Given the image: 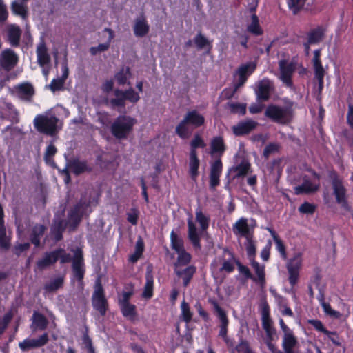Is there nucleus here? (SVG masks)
<instances>
[{
    "instance_id": "obj_37",
    "label": "nucleus",
    "mask_w": 353,
    "mask_h": 353,
    "mask_svg": "<svg viewBox=\"0 0 353 353\" xmlns=\"http://www.w3.org/2000/svg\"><path fill=\"white\" fill-rule=\"evenodd\" d=\"M247 30L254 36H261L263 31L261 28L259 19L256 14H254L251 17V23L247 27Z\"/></svg>"
},
{
    "instance_id": "obj_38",
    "label": "nucleus",
    "mask_w": 353,
    "mask_h": 353,
    "mask_svg": "<svg viewBox=\"0 0 353 353\" xmlns=\"http://www.w3.org/2000/svg\"><path fill=\"white\" fill-rule=\"evenodd\" d=\"M196 221L200 225L202 231H206L209 228L210 217L203 213L201 209L198 208L195 211Z\"/></svg>"
},
{
    "instance_id": "obj_32",
    "label": "nucleus",
    "mask_w": 353,
    "mask_h": 353,
    "mask_svg": "<svg viewBox=\"0 0 353 353\" xmlns=\"http://www.w3.org/2000/svg\"><path fill=\"white\" fill-rule=\"evenodd\" d=\"M36 52L37 62L40 66L43 67L50 62V56L44 42H41L37 46Z\"/></svg>"
},
{
    "instance_id": "obj_39",
    "label": "nucleus",
    "mask_w": 353,
    "mask_h": 353,
    "mask_svg": "<svg viewBox=\"0 0 353 353\" xmlns=\"http://www.w3.org/2000/svg\"><path fill=\"white\" fill-rule=\"evenodd\" d=\"M57 152V149L55 145L52 143H50L45 151L44 153V161L46 164L50 165L52 168H56L57 165L53 159V157Z\"/></svg>"
},
{
    "instance_id": "obj_19",
    "label": "nucleus",
    "mask_w": 353,
    "mask_h": 353,
    "mask_svg": "<svg viewBox=\"0 0 353 353\" xmlns=\"http://www.w3.org/2000/svg\"><path fill=\"white\" fill-rule=\"evenodd\" d=\"M68 167L76 176L93 172V166L89 165L86 160H79L77 158L70 160L68 163Z\"/></svg>"
},
{
    "instance_id": "obj_1",
    "label": "nucleus",
    "mask_w": 353,
    "mask_h": 353,
    "mask_svg": "<svg viewBox=\"0 0 353 353\" xmlns=\"http://www.w3.org/2000/svg\"><path fill=\"white\" fill-rule=\"evenodd\" d=\"M59 260L61 264L72 262V280L76 279L80 288L83 289L85 273L83 251L77 248L72 257L65 249L59 248L50 252H46L43 257L37 261L36 265L39 270H43L54 265Z\"/></svg>"
},
{
    "instance_id": "obj_13",
    "label": "nucleus",
    "mask_w": 353,
    "mask_h": 353,
    "mask_svg": "<svg viewBox=\"0 0 353 353\" xmlns=\"http://www.w3.org/2000/svg\"><path fill=\"white\" fill-rule=\"evenodd\" d=\"M301 265L302 254L300 252L296 253L287 263L286 268L289 274L288 281L292 287H294L299 281Z\"/></svg>"
},
{
    "instance_id": "obj_30",
    "label": "nucleus",
    "mask_w": 353,
    "mask_h": 353,
    "mask_svg": "<svg viewBox=\"0 0 353 353\" xmlns=\"http://www.w3.org/2000/svg\"><path fill=\"white\" fill-rule=\"evenodd\" d=\"M199 165L200 160L198 157V154L190 153L188 163L189 174L192 180L194 181L197 179L199 174Z\"/></svg>"
},
{
    "instance_id": "obj_22",
    "label": "nucleus",
    "mask_w": 353,
    "mask_h": 353,
    "mask_svg": "<svg viewBox=\"0 0 353 353\" xmlns=\"http://www.w3.org/2000/svg\"><path fill=\"white\" fill-rule=\"evenodd\" d=\"M257 125L258 123L252 120L240 121L232 127V132L236 136H244L253 131Z\"/></svg>"
},
{
    "instance_id": "obj_27",
    "label": "nucleus",
    "mask_w": 353,
    "mask_h": 353,
    "mask_svg": "<svg viewBox=\"0 0 353 353\" xmlns=\"http://www.w3.org/2000/svg\"><path fill=\"white\" fill-rule=\"evenodd\" d=\"M150 31V26L148 25L145 17H139L136 19L133 26L134 34L137 37H144Z\"/></svg>"
},
{
    "instance_id": "obj_50",
    "label": "nucleus",
    "mask_w": 353,
    "mask_h": 353,
    "mask_svg": "<svg viewBox=\"0 0 353 353\" xmlns=\"http://www.w3.org/2000/svg\"><path fill=\"white\" fill-rule=\"evenodd\" d=\"M306 0H288L287 3L290 10L292 11L293 14H297L303 8Z\"/></svg>"
},
{
    "instance_id": "obj_48",
    "label": "nucleus",
    "mask_w": 353,
    "mask_h": 353,
    "mask_svg": "<svg viewBox=\"0 0 353 353\" xmlns=\"http://www.w3.org/2000/svg\"><path fill=\"white\" fill-rule=\"evenodd\" d=\"M227 108L232 114L245 115L246 113V104L245 103L228 102Z\"/></svg>"
},
{
    "instance_id": "obj_28",
    "label": "nucleus",
    "mask_w": 353,
    "mask_h": 353,
    "mask_svg": "<svg viewBox=\"0 0 353 353\" xmlns=\"http://www.w3.org/2000/svg\"><path fill=\"white\" fill-rule=\"evenodd\" d=\"M47 227L42 224H35L31 230L30 234V242L36 247H39L41 244V239L44 235Z\"/></svg>"
},
{
    "instance_id": "obj_20",
    "label": "nucleus",
    "mask_w": 353,
    "mask_h": 353,
    "mask_svg": "<svg viewBox=\"0 0 353 353\" xmlns=\"http://www.w3.org/2000/svg\"><path fill=\"white\" fill-rule=\"evenodd\" d=\"M327 27L323 25H319L310 30L307 33V41L308 43L318 44L325 37Z\"/></svg>"
},
{
    "instance_id": "obj_42",
    "label": "nucleus",
    "mask_w": 353,
    "mask_h": 353,
    "mask_svg": "<svg viewBox=\"0 0 353 353\" xmlns=\"http://www.w3.org/2000/svg\"><path fill=\"white\" fill-rule=\"evenodd\" d=\"M64 283L63 276H58L44 285V290L47 292H53L62 288Z\"/></svg>"
},
{
    "instance_id": "obj_29",
    "label": "nucleus",
    "mask_w": 353,
    "mask_h": 353,
    "mask_svg": "<svg viewBox=\"0 0 353 353\" xmlns=\"http://www.w3.org/2000/svg\"><path fill=\"white\" fill-rule=\"evenodd\" d=\"M230 171L234 173L233 179L244 177L252 172L251 164L247 161H242L237 165L231 168Z\"/></svg>"
},
{
    "instance_id": "obj_61",
    "label": "nucleus",
    "mask_w": 353,
    "mask_h": 353,
    "mask_svg": "<svg viewBox=\"0 0 353 353\" xmlns=\"http://www.w3.org/2000/svg\"><path fill=\"white\" fill-rule=\"evenodd\" d=\"M279 146L278 144L270 143L265 147V148L263 150V155L265 159H268V158H269L270 154L279 151Z\"/></svg>"
},
{
    "instance_id": "obj_4",
    "label": "nucleus",
    "mask_w": 353,
    "mask_h": 353,
    "mask_svg": "<svg viewBox=\"0 0 353 353\" xmlns=\"http://www.w3.org/2000/svg\"><path fill=\"white\" fill-rule=\"evenodd\" d=\"M293 102L282 107L274 104L269 105L265 111V116L274 123L285 125L290 124L294 117Z\"/></svg>"
},
{
    "instance_id": "obj_56",
    "label": "nucleus",
    "mask_w": 353,
    "mask_h": 353,
    "mask_svg": "<svg viewBox=\"0 0 353 353\" xmlns=\"http://www.w3.org/2000/svg\"><path fill=\"white\" fill-rule=\"evenodd\" d=\"M128 74H130V69L127 68L126 71L122 69L115 74L114 77L117 83L123 85L127 83Z\"/></svg>"
},
{
    "instance_id": "obj_12",
    "label": "nucleus",
    "mask_w": 353,
    "mask_h": 353,
    "mask_svg": "<svg viewBox=\"0 0 353 353\" xmlns=\"http://www.w3.org/2000/svg\"><path fill=\"white\" fill-rule=\"evenodd\" d=\"M92 304L94 309L101 316L105 315L108 310V301L105 298V290L99 279L95 282L94 290L92 296Z\"/></svg>"
},
{
    "instance_id": "obj_24",
    "label": "nucleus",
    "mask_w": 353,
    "mask_h": 353,
    "mask_svg": "<svg viewBox=\"0 0 353 353\" xmlns=\"http://www.w3.org/2000/svg\"><path fill=\"white\" fill-rule=\"evenodd\" d=\"M256 69V64L253 62H248L245 64L241 65L236 73L239 75V79L237 83L239 86L243 85L248 80L249 76H250Z\"/></svg>"
},
{
    "instance_id": "obj_45",
    "label": "nucleus",
    "mask_w": 353,
    "mask_h": 353,
    "mask_svg": "<svg viewBox=\"0 0 353 353\" xmlns=\"http://www.w3.org/2000/svg\"><path fill=\"white\" fill-rule=\"evenodd\" d=\"M314 78L318 82V89L321 92L324 85L325 70L322 65H314Z\"/></svg>"
},
{
    "instance_id": "obj_5",
    "label": "nucleus",
    "mask_w": 353,
    "mask_h": 353,
    "mask_svg": "<svg viewBox=\"0 0 353 353\" xmlns=\"http://www.w3.org/2000/svg\"><path fill=\"white\" fill-rule=\"evenodd\" d=\"M136 123V119L130 116L119 115L114 119V122L111 125V134L117 139H125L132 132L134 125Z\"/></svg>"
},
{
    "instance_id": "obj_46",
    "label": "nucleus",
    "mask_w": 353,
    "mask_h": 353,
    "mask_svg": "<svg viewBox=\"0 0 353 353\" xmlns=\"http://www.w3.org/2000/svg\"><path fill=\"white\" fill-rule=\"evenodd\" d=\"M33 323L39 330H44L48 327V321L43 314L34 312L33 314Z\"/></svg>"
},
{
    "instance_id": "obj_34",
    "label": "nucleus",
    "mask_w": 353,
    "mask_h": 353,
    "mask_svg": "<svg viewBox=\"0 0 353 353\" xmlns=\"http://www.w3.org/2000/svg\"><path fill=\"white\" fill-rule=\"evenodd\" d=\"M297 343L298 341L294 334H288L283 337L282 347L285 353H299V351L294 350Z\"/></svg>"
},
{
    "instance_id": "obj_41",
    "label": "nucleus",
    "mask_w": 353,
    "mask_h": 353,
    "mask_svg": "<svg viewBox=\"0 0 353 353\" xmlns=\"http://www.w3.org/2000/svg\"><path fill=\"white\" fill-rule=\"evenodd\" d=\"M170 244L176 252L185 250L183 240L174 230L170 233Z\"/></svg>"
},
{
    "instance_id": "obj_31",
    "label": "nucleus",
    "mask_w": 353,
    "mask_h": 353,
    "mask_svg": "<svg viewBox=\"0 0 353 353\" xmlns=\"http://www.w3.org/2000/svg\"><path fill=\"white\" fill-rule=\"evenodd\" d=\"M294 190L296 195L308 194L316 192L319 190V185H313L309 179L304 178L302 184L296 186Z\"/></svg>"
},
{
    "instance_id": "obj_16",
    "label": "nucleus",
    "mask_w": 353,
    "mask_h": 353,
    "mask_svg": "<svg viewBox=\"0 0 353 353\" xmlns=\"http://www.w3.org/2000/svg\"><path fill=\"white\" fill-rule=\"evenodd\" d=\"M281 72V79L288 87L292 85V77L296 69L295 64L292 62L288 63L286 60H281L279 62Z\"/></svg>"
},
{
    "instance_id": "obj_57",
    "label": "nucleus",
    "mask_w": 353,
    "mask_h": 353,
    "mask_svg": "<svg viewBox=\"0 0 353 353\" xmlns=\"http://www.w3.org/2000/svg\"><path fill=\"white\" fill-rule=\"evenodd\" d=\"M19 92L26 97H30L34 94V91L32 85L30 83H26L21 84L19 87Z\"/></svg>"
},
{
    "instance_id": "obj_36",
    "label": "nucleus",
    "mask_w": 353,
    "mask_h": 353,
    "mask_svg": "<svg viewBox=\"0 0 353 353\" xmlns=\"http://www.w3.org/2000/svg\"><path fill=\"white\" fill-rule=\"evenodd\" d=\"M251 265L256 274V281L255 282L259 283L262 288L264 287L265 284V265H260L259 263L255 260H252Z\"/></svg>"
},
{
    "instance_id": "obj_8",
    "label": "nucleus",
    "mask_w": 353,
    "mask_h": 353,
    "mask_svg": "<svg viewBox=\"0 0 353 353\" xmlns=\"http://www.w3.org/2000/svg\"><path fill=\"white\" fill-rule=\"evenodd\" d=\"M90 207V201L85 198H81L68 213V223L71 230H74L79 225L86 211Z\"/></svg>"
},
{
    "instance_id": "obj_11",
    "label": "nucleus",
    "mask_w": 353,
    "mask_h": 353,
    "mask_svg": "<svg viewBox=\"0 0 353 353\" xmlns=\"http://www.w3.org/2000/svg\"><path fill=\"white\" fill-rule=\"evenodd\" d=\"M209 302L213 306L214 312L221 323L219 336L223 339L228 347H233V341L228 336L229 319L225 311L219 305L216 300L210 299Z\"/></svg>"
},
{
    "instance_id": "obj_9",
    "label": "nucleus",
    "mask_w": 353,
    "mask_h": 353,
    "mask_svg": "<svg viewBox=\"0 0 353 353\" xmlns=\"http://www.w3.org/2000/svg\"><path fill=\"white\" fill-rule=\"evenodd\" d=\"M59 119L54 116H47L44 114H37L33 121L34 128L40 133L54 135L57 132V123Z\"/></svg>"
},
{
    "instance_id": "obj_51",
    "label": "nucleus",
    "mask_w": 353,
    "mask_h": 353,
    "mask_svg": "<svg viewBox=\"0 0 353 353\" xmlns=\"http://www.w3.org/2000/svg\"><path fill=\"white\" fill-rule=\"evenodd\" d=\"M236 266L239 273L243 274L245 279H252L254 281H256V278L252 275L248 267L241 263L239 260L237 262Z\"/></svg>"
},
{
    "instance_id": "obj_23",
    "label": "nucleus",
    "mask_w": 353,
    "mask_h": 353,
    "mask_svg": "<svg viewBox=\"0 0 353 353\" xmlns=\"http://www.w3.org/2000/svg\"><path fill=\"white\" fill-rule=\"evenodd\" d=\"M232 231L235 235H239L245 239L253 236V232H250L248 219L245 217L239 219L232 226Z\"/></svg>"
},
{
    "instance_id": "obj_10",
    "label": "nucleus",
    "mask_w": 353,
    "mask_h": 353,
    "mask_svg": "<svg viewBox=\"0 0 353 353\" xmlns=\"http://www.w3.org/2000/svg\"><path fill=\"white\" fill-rule=\"evenodd\" d=\"M332 179L331 184L333 189V194L335 196L336 201L341 207L347 210H350L347 197V190L343 185V179L339 177L335 171H332L330 174Z\"/></svg>"
},
{
    "instance_id": "obj_15",
    "label": "nucleus",
    "mask_w": 353,
    "mask_h": 353,
    "mask_svg": "<svg viewBox=\"0 0 353 353\" xmlns=\"http://www.w3.org/2000/svg\"><path fill=\"white\" fill-rule=\"evenodd\" d=\"M19 61L17 54L12 49L7 48L0 54L1 66L6 71L13 69Z\"/></svg>"
},
{
    "instance_id": "obj_49",
    "label": "nucleus",
    "mask_w": 353,
    "mask_h": 353,
    "mask_svg": "<svg viewBox=\"0 0 353 353\" xmlns=\"http://www.w3.org/2000/svg\"><path fill=\"white\" fill-rule=\"evenodd\" d=\"M181 310L182 320L186 323H190L193 314L190 310L189 304L185 301H183L181 304Z\"/></svg>"
},
{
    "instance_id": "obj_40",
    "label": "nucleus",
    "mask_w": 353,
    "mask_h": 353,
    "mask_svg": "<svg viewBox=\"0 0 353 353\" xmlns=\"http://www.w3.org/2000/svg\"><path fill=\"white\" fill-rule=\"evenodd\" d=\"M123 316L130 321H133L137 316V307L132 303H125L119 305Z\"/></svg>"
},
{
    "instance_id": "obj_44",
    "label": "nucleus",
    "mask_w": 353,
    "mask_h": 353,
    "mask_svg": "<svg viewBox=\"0 0 353 353\" xmlns=\"http://www.w3.org/2000/svg\"><path fill=\"white\" fill-rule=\"evenodd\" d=\"M194 43L199 50H202L205 48H208V51H210L212 48L210 41L204 35H203L201 32H199L195 36V37L194 38Z\"/></svg>"
},
{
    "instance_id": "obj_63",
    "label": "nucleus",
    "mask_w": 353,
    "mask_h": 353,
    "mask_svg": "<svg viewBox=\"0 0 353 353\" xmlns=\"http://www.w3.org/2000/svg\"><path fill=\"white\" fill-rule=\"evenodd\" d=\"M241 86H239V83H236V84L234 85V88H225L222 92H221V97L223 99H230L234 97L235 93L236 92L239 88Z\"/></svg>"
},
{
    "instance_id": "obj_3",
    "label": "nucleus",
    "mask_w": 353,
    "mask_h": 353,
    "mask_svg": "<svg viewBox=\"0 0 353 353\" xmlns=\"http://www.w3.org/2000/svg\"><path fill=\"white\" fill-rule=\"evenodd\" d=\"M205 117L197 110L188 111L175 128V133L183 139H188L192 130L204 125Z\"/></svg>"
},
{
    "instance_id": "obj_18",
    "label": "nucleus",
    "mask_w": 353,
    "mask_h": 353,
    "mask_svg": "<svg viewBox=\"0 0 353 353\" xmlns=\"http://www.w3.org/2000/svg\"><path fill=\"white\" fill-rule=\"evenodd\" d=\"M174 272L182 280L183 286L187 288L196 272V267L194 265H188L185 268L174 269Z\"/></svg>"
},
{
    "instance_id": "obj_58",
    "label": "nucleus",
    "mask_w": 353,
    "mask_h": 353,
    "mask_svg": "<svg viewBox=\"0 0 353 353\" xmlns=\"http://www.w3.org/2000/svg\"><path fill=\"white\" fill-rule=\"evenodd\" d=\"M309 324L312 325L315 330L321 332L326 335H330V331L327 330L323 325L322 322L317 319H312L308 321Z\"/></svg>"
},
{
    "instance_id": "obj_53",
    "label": "nucleus",
    "mask_w": 353,
    "mask_h": 353,
    "mask_svg": "<svg viewBox=\"0 0 353 353\" xmlns=\"http://www.w3.org/2000/svg\"><path fill=\"white\" fill-rule=\"evenodd\" d=\"M12 10L15 14L19 15L23 19L27 17V8L21 3L16 1L13 2L12 3Z\"/></svg>"
},
{
    "instance_id": "obj_14",
    "label": "nucleus",
    "mask_w": 353,
    "mask_h": 353,
    "mask_svg": "<svg viewBox=\"0 0 353 353\" xmlns=\"http://www.w3.org/2000/svg\"><path fill=\"white\" fill-rule=\"evenodd\" d=\"M273 82L268 78H263L259 81L254 90L258 101L265 102L270 100L271 93L274 91Z\"/></svg>"
},
{
    "instance_id": "obj_47",
    "label": "nucleus",
    "mask_w": 353,
    "mask_h": 353,
    "mask_svg": "<svg viewBox=\"0 0 353 353\" xmlns=\"http://www.w3.org/2000/svg\"><path fill=\"white\" fill-rule=\"evenodd\" d=\"M190 153L197 154L196 150L198 148H204L206 146L203 138L199 134H196L194 138L190 143Z\"/></svg>"
},
{
    "instance_id": "obj_33",
    "label": "nucleus",
    "mask_w": 353,
    "mask_h": 353,
    "mask_svg": "<svg viewBox=\"0 0 353 353\" xmlns=\"http://www.w3.org/2000/svg\"><path fill=\"white\" fill-rule=\"evenodd\" d=\"M21 30L18 26L12 25L8 30V41L12 47H18L20 43Z\"/></svg>"
},
{
    "instance_id": "obj_6",
    "label": "nucleus",
    "mask_w": 353,
    "mask_h": 353,
    "mask_svg": "<svg viewBox=\"0 0 353 353\" xmlns=\"http://www.w3.org/2000/svg\"><path fill=\"white\" fill-rule=\"evenodd\" d=\"M114 98L110 99V104L112 108L125 109L126 101L134 104L140 100V96L133 88L123 90L119 88L114 90Z\"/></svg>"
},
{
    "instance_id": "obj_62",
    "label": "nucleus",
    "mask_w": 353,
    "mask_h": 353,
    "mask_svg": "<svg viewBox=\"0 0 353 353\" xmlns=\"http://www.w3.org/2000/svg\"><path fill=\"white\" fill-rule=\"evenodd\" d=\"M274 243L276 244V249L280 253L281 257L283 260H286L287 259L286 247H285L284 243L283 242V241L281 239V238H279L277 240L274 241Z\"/></svg>"
},
{
    "instance_id": "obj_64",
    "label": "nucleus",
    "mask_w": 353,
    "mask_h": 353,
    "mask_svg": "<svg viewBox=\"0 0 353 353\" xmlns=\"http://www.w3.org/2000/svg\"><path fill=\"white\" fill-rule=\"evenodd\" d=\"M83 343L85 345V347L87 349L88 353H95L94 348L92 345V341L90 337L89 336L87 332H85L82 337Z\"/></svg>"
},
{
    "instance_id": "obj_43",
    "label": "nucleus",
    "mask_w": 353,
    "mask_h": 353,
    "mask_svg": "<svg viewBox=\"0 0 353 353\" xmlns=\"http://www.w3.org/2000/svg\"><path fill=\"white\" fill-rule=\"evenodd\" d=\"M66 225L64 224L63 220H59L51 228V233L54 236L56 241H60L63 239V232L65 229Z\"/></svg>"
},
{
    "instance_id": "obj_52",
    "label": "nucleus",
    "mask_w": 353,
    "mask_h": 353,
    "mask_svg": "<svg viewBox=\"0 0 353 353\" xmlns=\"http://www.w3.org/2000/svg\"><path fill=\"white\" fill-rule=\"evenodd\" d=\"M134 294V285L132 284L130 285L129 290L125 291L123 290L121 294V297L119 299V305L130 303V300L132 295Z\"/></svg>"
},
{
    "instance_id": "obj_60",
    "label": "nucleus",
    "mask_w": 353,
    "mask_h": 353,
    "mask_svg": "<svg viewBox=\"0 0 353 353\" xmlns=\"http://www.w3.org/2000/svg\"><path fill=\"white\" fill-rule=\"evenodd\" d=\"M315 210L316 206L307 201L303 203L299 208V211L303 214H313Z\"/></svg>"
},
{
    "instance_id": "obj_2",
    "label": "nucleus",
    "mask_w": 353,
    "mask_h": 353,
    "mask_svg": "<svg viewBox=\"0 0 353 353\" xmlns=\"http://www.w3.org/2000/svg\"><path fill=\"white\" fill-rule=\"evenodd\" d=\"M211 154H216L219 157L212 163L210 170L209 185L211 190H214L220 185V176L223 171V163L221 157L224 154L226 146L221 136L214 137L210 143Z\"/></svg>"
},
{
    "instance_id": "obj_17",
    "label": "nucleus",
    "mask_w": 353,
    "mask_h": 353,
    "mask_svg": "<svg viewBox=\"0 0 353 353\" xmlns=\"http://www.w3.org/2000/svg\"><path fill=\"white\" fill-rule=\"evenodd\" d=\"M49 341L48 333H44L38 339H26L20 342L19 346L22 351H28L32 348H39L46 345Z\"/></svg>"
},
{
    "instance_id": "obj_7",
    "label": "nucleus",
    "mask_w": 353,
    "mask_h": 353,
    "mask_svg": "<svg viewBox=\"0 0 353 353\" xmlns=\"http://www.w3.org/2000/svg\"><path fill=\"white\" fill-rule=\"evenodd\" d=\"M238 261L232 250L228 248H223L221 254L211 263V266L219 263L221 267L218 272L223 274L225 277L226 274H230L234 271Z\"/></svg>"
},
{
    "instance_id": "obj_21",
    "label": "nucleus",
    "mask_w": 353,
    "mask_h": 353,
    "mask_svg": "<svg viewBox=\"0 0 353 353\" xmlns=\"http://www.w3.org/2000/svg\"><path fill=\"white\" fill-rule=\"evenodd\" d=\"M154 294V276L153 267L150 264L148 265L145 272V284L142 293V297L150 299Z\"/></svg>"
},
{
    "instance_id": "obj_55",
    "label": "nucleus",
    "mask_w": 353,
    "mask_h": 353,
    "mask_svg": "<svg viewBox=\"0 0 353 353\" xmlns=\"http://www.w3.org/2000/svg\"><path fill=\"white\" fill-rule=\"evenodd\" d=\"M235 349L238 353H251L253 352L250 346L249 342L242 338L240 339V341Z\"/></svg>"
},
{
    "instance_id": "obj_54",
    "label": "nucleus",
    "mask_w": 353,
    "mask_h": 353,
    "mask_svg": "<svg viewBox=\"0 0 353 353\" xmlns=\"http://www.w3.org/2000/svg\"><path fill=\"white\" fill-rule=\"evenodd\" d=\"M245 248L248 257L254 260L256 255V245L252 240V237L246 239Z\"/></svg>"
},
{
    "instance_id": "obj_35",
    "label": "nucleus",
    "mask_w": 353,
    "mask_h": 353,
    "mask_svg": "<svg viewBox=\"0 0 353 353\" xmlns=\"http://www.w3.org/2000/svg\"><path fill=\"white\" fill-rule=\"evenodd\" d=\"M176 253L178 256L176 261L173 263L174 269L186 267L190 265L192 259L190 253L188 252L185 250Z\"/></svg>"
},
{
    "instance_id": "obj_26",
    "label": "nucleus",
    "mask_w": 353,
    "mask_h": 353,
    "mask_svg": "<svg viewBox=\"0 0 353 353\" xmlns=\"http://www.w3.org/2000/svg\"><path fill=\"white\" fill-rule=\"evenodd\" d=\"M10 248V240L6 236L4 212L0 204V248L7 250Z\"/></svg>"
},
{
    "instance_id": "obj_25",
    "label": "nucleus",
    "mask_w": 353,
    "mask_h": 353,
    "mask_svg": "<svg viewBox=\"0 0 353 353\" xmlns=\"http://www.w3.org/2000/svg\"><path fill=\"white\" fill-rule=\"evenodd\" d=\"M188 237L194 248L196 250L201 248V238L198 234L197 228L190 219L188 220Z\"/></svg>"
},
{
    "instance_id": "obj_59",
    "label": "nucleus",
    "mask_w": 353,
    "mask_h": 353,
    "mask_svg": "<svg viewBox=\"0 0 353 353\" xmlns=\"http://www.w3.org/2000/svg\"><path fill=\"white\" fill-rule=\"evenodd\" d=\"M12 317V313L11 312H8L3 315L2 319H0V334H2L7 328Z\"/></svg>"
}]
</instances>
